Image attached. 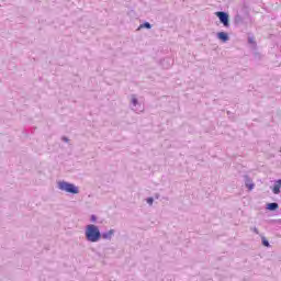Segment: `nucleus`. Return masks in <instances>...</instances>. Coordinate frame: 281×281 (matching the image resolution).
<instances>
[{
	"instance_id": "1",
	"label": "nucleus",
	"mask_w": 281,
	"mask_h": 281,
	"mask_svg": "<svg viewBox=\"0 0 281 281\" xmlns=\"http://www.w3.org/2000/svg\"><path fill=\"white\" fill-rule=\"evenodd\" d=\"M85 236L88 243H100L102 233H100V228L97 225L89 224L86 226Z\"/></svg>"
},
{
	"instance_id": "2",
	"label": "nucleus",
	"mask_w": 281,
	"mask_h": 281,
	"mask_svg": "<svg viewBox=\"0 0 281 281\" xmlns=\"http://www.w3.org/2000/svg\"><path fill=\"white\" fill-rule=\"evenodd\" d=\"M57 188L61 192H67L68 194H80V189L76 184L65 180L57 182Z\"/></svg>"
},
{
	"instance_id": "3",
	"label": "nucleus",
	"mask_w": 281,
	"mask_h": 281,
	"mask_svg": "<svg viewBox=\"0 0 281 281\" xmlns=\"http://www.w3.org/2000/svg\"><path fill=\"white\" fill-rule=\"evenodd\" d=\"M216 16L220 19V22L224 25V27H229V14L218 11L216 12Z\"/></svg>"
},
{
	"instance_id": "4",
	"label": "nucleus",
	"mask_w": 281,
	"mask_h": 281,
	"mask_svg": "<svg viewBox=\"0 0 281 281\" xmlns=\"http://www.w3.org/2000/svg\"><path fill=\"white\" fill-rule=\"evenodd\" d=\"M131 103H132V111H135L136 113H142V104H139V100H137V95L135 94H132V100H131Z\"/></svg>"
},
{
	"instance_id": "5",
	"label": "nucleus",
	"mask_w": 281,
	"mask_h": 281,
	"mask_svg": "<svg viewBox=\"0 0 281 281\" xmlns=\"http://www.w3.org/2000/svg\"><path fill=\"white\" fill-rule=\"evenodd\" d=\"M160 65L164 69H170V67H172V65H175V59H172L170 57H166L165 59H162L160 61Z\"/></svg>"
},
{
	"instance_id": "6",
	"label": "nucleus",
	"mask_w": 281,
	"mask_h": 281,
	"mask_svg": "<svg viewBox=\"0 0 281 281\" xmlns=\"http://www.w3.org/2000/svg\"><path fill=\"white\" fill-rule=\"evenodd\" d=\"M114 235H115V229H110L105 233H102L101 238H103V240H111V238H113Z\"/></svg>"
},
{
	"instance_id": "7",
	"label": "nucleus",
	"mask_w": 281,
	"mask_h": 281,
	"mask_svg": "<svg viewBox=\"0 0 281 281\" xmlns=\"http://www.w3.org/2000/svg\"><path fill=\"white\" fill-rule=\"evenodd\" d=\"M217 38L223 43H227V41H229V35L225 32H220L217 33Z\"/></svg>"
},
{
	"instance_id": "8",
	"label": "nucleus",
	"mask_w": 281,
	"mask_h": 281,
	"mask_svg": "<svg viewBox=\"0 0 281 281\" xmlns=\"http://www.w3.org/2000/svg\"><path fill=\"white\" fill-rule=\"evenodd\" d=\"M280 188H281L280 180L274 181V184L272 187L273 194H280Z\"/></svg>"
},
{
	"instance_id": "9",
	"label": "nucleus",
	"mask_w": 281,
	"mask_h": 281,
	"mask_svg": "<svg viewBox=\"0 0 281 281\" xmlns=\"http://www.w3.org/2000/svg\"><path fill=\"white\" fill-rule=\"evenodd\" d=\"M278 207H279V205L276 202L267 204V210H270V212H276V210H278Z\"/></svg>"
},
{
	"instance_id": "10",
	"label": "nucleus",
	"mask_w": 281,
	"mask_h": 281,
	"mask_svg": "<svg viewBox=\"0 0 281 281\" xmlns=\"http://www.w3.org/2000/svg\"><path fill=\"white\" fill-rule=\"evenodd\" d=\"M243 23V16L240 14H237L235 16V24L240 25Z\"/></svg>"
},
{
	"instance_id": "11",
	"label": "nucleus",
	"mask_w": 281,
	"mask_h": 281,
	"mask_svg": "<svg viewBox=\"0 0 281 281\" xmlns=\"http://www.w3.org/2000/svg\"><path fill=\"white\" fill-rule=\"evenodd\" d=\"M139 27H145L146 30H150V27H153V25L150 24V22H145V23L140 24Z\"/></svg>"
},
{
	"instance_id": "12",
	"label": "nucleus",
	"mask_w": 281,
	"mask_h": 281,
	"mask_svg": "<svg viewBox=\"0 0 281 281\" xmlns=\"http://www.w3.org/2000/svg\"><path fill=\"white\" fill-rule=\"evenodd\" d=\"M248 43L249 45H252V47H256V38H254L252 36L248 37Z\"/></svg>"
},
{
	"instance_id": "13",
	"label": "nucleus",
	"mask_w": 281,
	"mask_h": 281,
	"mask_svg": "<svg viewBox=\"0 0 281 281\" xmlns=\"http://www.w3.org/2000/svg\"><path fill=\"white\" fill-rule=\"evenodd\" d=\"M261 243H262L263 247H271V245L269 244V240H267L266 237L261 238Z\"/></svg>"
},
{
	"instance_id": "14",
	"label": "nucleus",
	"mask_w": 281,
	"mask_h": 281,
	"mask_svg": "<svg viewBox=\"0 0 281 281\" xmlns=\"http://www.w3.org/2000/svg\"><path fill=\"white\" fill-rule=\"evenodd\" d=\"M247 181H249V177H246V187L248 188V190H254V183H247Z\"/></svg>"
},
{
	"instance_id": "15",
	"label": "nucleus",
	"mask_w": 281,
	"mask_h": 281,
	"mask_svg": "<svg viewBox=\"0 0 281 281\" xmlns=\"http://www.w3.org/2000/svg\"><path fill=\"white\" fill-rule=\"evenodd\" d=\"M147 203H148V205H153V203H155V199H153V198H147Z\"/></svg>"
},
{
	"instance_id": "16",
	"label": "nucleus",
	"mask_w": 281,
	"mask_h": 281,
	"mask_svg": "<svg viewBox=\"0 0 281 281\" xmlns=\"http://www.w3.org/2000/svg\"><path fill=\"white\" fill-rule=\"evenodd\" d=\"M90 221H91V223H95V221H98V216L91 215Z\"/></svg>"
},
{
	"instance_id": "17",
	"label": "nucleus",
	"mask_w": 281,
	"mask_h": 281,
	"mask_svg": "<svg viewBox=\"0 0 281 281\" xmlns=\"http://www.w3.org/2000/svg\"><path fill=\"white\" fill-rule=\"evenodd\" d=\"M251 232H254L255 234H260V232L258 231V228L257 227H254V228H251Z\"/></svg>"
},
{
	"instance_id": "18",
	"label": "nucleus",
	"mask_w": 281,
	"mask_h": 281,
	"mask_svg": "<svg viewBox=\"0 0 281 281\" xmlns=\"http://www.w3.org/2000/svg\"><path fill=\"white\" fill-rule=\"evenodd\" d=\"M61 139L66 143L69 142V138L67 136H64Z\"/></svg>"
}]
</instances>
